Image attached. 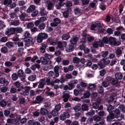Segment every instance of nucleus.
<instances>
[{
    "mask_svg": "<svg viewBox=\"0 0 125 125\" xmlns=\"http://www.w3.org/2000/svg\"><path fill=\"white\" fill-rule=\"evenodd\" d=\"M40 60L42 64L44 65L46 64L48 62L47 60L45 59L43 57H41Z\"/></svg>",
    "mask_w": 125,
    "mask_h": 125,
    "instance_id": "34",
    "label": "nucleus"
},
{
    "mask_svg": "<svg viewBox=\"0 0 125 125\" xmlns=\"http://www.w3.org/2000/svg\"><path fill=\"white\" fill-rule=\"evenodd\" d=\"M10 15L11 19H13L17 17V15L15 12H12L11 13Z\"/></svg>",
    "mask_w": 125,
    "mask_h": 125,
    "instance_id": "57",
    "label": "nucleus"
},
{
    "mask_svg": "<svg viewBox=\"0 0 125 125\" xmlns=\"http://www.w3.org/2000/svg\"><path fill=\"white\" fill-rule=\"evenodd\" d=\"M44 57L46 58L49 59H51L52 57V56L51 55L47 53L45 54Z\"/></svg>",
    "mask_w": 125,
    "mask_h": 125,
    "instance_id": "50",
    "label": "nucleus"
},
{
    "mask_svg": "<svg viewBox=\"0 0 125 125\" xmlns=\"http://www.w3.org/2000/svg\"><path fill=\"white\" fill-rule=\"evenodd\" d=\"M65 5L67 7H70L72 5V3L70 1H67L65 4Z\"/></svg>",
    "mask_w": 125,
    "mask_h": 125,
    "instance_id": "64",
    "label": "nucleus"
},
{
    "mask_svg": "<svg viewBox=\"0 0 125 125\" xmlns=\"http://www.w3.org/2000/svg\"><path fill=\"white\" fill-rule=\"evenodd\" d=\"M24 40L25 42H32L33 39L32 38L29 37L26 38H24Z\"/></svg>",
    "mask_w": 125,
    "mask_h": 125,
    "instance_id": "41",
    "label": "nucleus"
},
{
    "mask_svg": "<svg viewBox=\"0 0 125 125\" xmlns=\"http://www.w3.org/2000/svg\"><path fill=\"white\" fill-rule=\"evenodd\" d=\"M83 36L84 39L87 38L89 42L92 41L94 39V37L92 36H90L85 33H83L82 34Z\"/></svg>",
    "mask_w": 125,
    "mask_h": 125,
    "instance_id": "7",
    "label": "nucleus"
},
{
    "mask_svg": "<svg viewBox=\"0 0 125 125\" xmlns=\"http://www.w3.org/2000/svg\"><path fill=\"white\" fill-rule=\"evenodd\" d=\"M71 112L70 109H68L66 110L65 112H63V114L66 118H68L70 116L69 113Z\"/></svg>",
    "mask_w": 125,
    "mask_h": 125,
    "instance_id": "20",
    "label": "nucleus"
},
{
    "mask_svg": "<svg viewBox=\"0 0 125 125\" xmlns=\"http://www.w3.org/2000/svg\"><path fill=\"white\" fill-rule=\"evenodd\" d=\"M30 96L31 97L35 95V91L33 90H31L29 92Z\"/></svg>",
    "mask_w": 125,
    "mask_h": 125,
    "instance_id": "59",
    "label": "nucleus"
},
{
    "mask_svg": "<svg viewBox=\"0 0 125 125\" xmlns=\"http://www.w3.org/2000/svg\"><path fill=\"white\" fill-rule=\"evenodd\" d=\"M43 100V98L40 96H37L35 98V101L39 102V103H41Z\"/></svg>",
    "mask_w": 125,
    "mask_h": 125,
    "instance_id": "36",
    "label": "nucleus"
},
{
    "mask_svg": "<svg viewBox=\"0 0 125 125\" xmlns=\"http://www.w3.org/2000/svg\"><path fill=\"white\" fill-rule=\"evenodd\" d=\"M57 43L58 47L62 50H63L64 47H66L67 45V43L65 41L63 42H58Z\"/></svg>",
    "mask_w": 125,
    "mask_h": 125,
    "instance_id": "4",
    "label": "nucleus"
},
{
    "mask_svg": "<svg viewBox=\"0 0 125 125\" xmlns=\"http://www.w3.org/2000/svg\"><path fill=\"white\" fill-rule=\"evenodd\" d=\"M109 43L112 46H117L120 44L121 42L120 41H116L114 38L110 37L109 38Z\"/></svg>",
    "mask_w": 125,
    "mask_h": 125,
    "instance_id": "2",
    "label": "nucleus"
},
{
    "mask_svg": "<svg viewBox=\"0 0 125 125\" xmlns=\"http://www.w3.org/2000/svg\"><path fill=\"white\" fill-rule=\"evenodd\" d=\"M102 56L104 58H105L107 55L108 52V51H102Z\"/></svg>",
    "mask_w": 125,
    "mask_h": 125,
    "instance_id": "47",
    "label": "nucleus"
},
{
    "mask_svg": "<svg viewBox=\"0 0 125 125\" xmlns=\"http://www.w3.org/2000/svg\"><path fill=\"white\" fill-rule=\"evenodd\" d=\"M115 76L116 79H121L123 77V75L120 73H117L115 74Z\"/></svg>",
    "mask_w": 125,
    "mask_h": 125,
    "instance_id": "24",
    "label": "nucleus"
},
{
    "mask_svg": "<svg viewBox=\"0 0 125 125\" xmlns=\"http://www.w3.org/2000/svg\"><path fill=\"white\" fill-rule=\"evenodd\" d=\"M109 82L106 81H105L103 82L102 83V85L105 87H108L109 84Z\"/></svg>",
    "mask_w": 125,
    "mask_h": 125,
    "instance_id": "39",
    "label": "nucleus"
},
{
    "mask_svg": "<svg viewBox=\"0 0 125 125\" xmlns=\"http://www.w3.org/2000/svg\"><path fill=\"white\" fill-rule=\"evenodd\" d=\"M114 113L115 118L117 119H118L121 113L120 110L118 109H116L114 110Z\"/></svg>",
    "mask_w": 125,
    "mask_h": 125,
    "instance_id": "12",
    "label": "nucleus"
},
{
    "mask_svg": "<svg viewBox=\"0 0 125 125\" xmlns=\"http://www.w3.org/2000/svg\"><path fill=\"white\" fill-rule=\"evenodd\" d=\"M59 67L58 65H56L54 68V70L55 73V76L58 77L59 76Z\"/></svg>",
    "mask_w": 125,
    "mask_h": 125,
    "instance_id": "13",
    "label": "nucleus"
},
{
    "mask_svg": "<svg viewBox=\"0 0 125 125\" xmlns=\"http://www.w3.org/2000/svg\"><path fill=\"white\" fill-rule=\"evenodd\" d=\"M93 45L94 47L95 48H97L98 46L101 47L104 46V43L102 41H99L93 43Z\"/></svg>",
    "mask_w": 125,
    "mask_h": 125,
    "instance_id": "5",
    "label": "nucleus"
},
{
    "mask_svg": "<svg viewBox=\"0 0 125 125\" xmlns=\"http://www.w3.org/2000/svg\"><path fill=\"white\" fill-rule=\"evenodd\" d=\"M116 52L117 55H121L122 53V51L120 49H117L116 51Z\"/></svg>",
    "mask_w": 125,
    "mask_h": 125,
    "instance_id": "62",
    "label": "nucleus"
},
{
    "mask_svg": "<svg viewBox=\"0 0 125 125\" xmlns=\"http://www.w3.org/2000/svg\"><path fill=\"white\" fill-rule=\"evenodd\" d=\"M6 26V25L3 21L0 20V27L1 29H3Z\"/></svg>",
    "mask_w": 125,
    "mask_h": 125,
    "instance_id": "51",
    "label": "nucleus"
},
{
    "mask_svg": "<svg viewBox=\"0 0 125 125\" xmlns=\"http://www.w3.org/2000/svg\"><path fill=\"white\" fill-rule=\"evenodd\" d=\"M109 115L106 117V120L108 121H111L115 118V116L113 113H109Z\"/></svg>",
    "mask_w": 125,
    "mask_h": 125,
    "instance_id": "11",
    "label": "nucleus"
},
{
    "mask_svg": "<svg viewBox=\"0 0 125 125\" xmlns=\"http://www.w3.org/2000/svg\"><path fill=\"white\" fill-rule=\"evenodd\" d=\"M35 8V6L33 5H31L27 10V12L28 13H31L34 11Z\"/></svg>",
    "mask_w": 125,
    "mask_h": 125,
    "instance_id": "15",
    "label": "nucleus"
},
{
    "mask_svg": "<svg viewBox=\"0 0 125 125\" xmlns=\"http://www.w3.org/2000/svg\"><path fill=\"white\" fill-rule=\"evenodd\" d=\"M45 84L46 83L45 79H41L40 80L38 87L39 88H42L44 87Z\"/></svg>",
    "mask_w": 125,
    "mask_h": 125,
    "instance_id": "10",
    "label": "nucleus"
},
{
    "mask_svg": "<svg viewBox=\"0 0 125 125\" xmlns=\"http://www.w3.org/2000/svg\"><path fill=\"white\" fill-rule=\"evenodd\" d=\"M53 21L57 25L61 22V21L60 19L57 18H56L53 19Z\"/></svg>",
    "mask_w": 125,
    "mask_h": 125,
    "instance_id": "49",
    "label": "nucleus"
},
{
    "mask_svg": "<svg viewBox=\"0 0 125 125\" xmlns=\"http://www.w3.org/2000/svg\"><path fill=\"white\" fill-rule=\"evenodd\" d=\"M88 107L86 104H83L81 106L82 109L83 111H87L88 110Z\"/></svg>",
    "mask_w": 125,
    "mask_h": 125,
    "instance_id": "31",
    "label": "nucleus"
},
{
    "mask_svg": "<svg viewBox=\"0 0 125 125\" xmlns=\"http://www.w3.org/2000/svg\"><path fill=\"white\" fill-rule=\"evenodd\" d=\"M103 92L104 90L103 88L101 86H100L99 87V89L98 90V93L101 94L102 95H103Z\"/></svg>",
    "mask_w": 125,
    "mask_h": 125,
    "instance_id": "60",
    "label": "nucleus"
},
{
    "mask_svg": "<svg viewBox=\"0 0 125 125\" xmlns=\"http://www.w3.org/2000/svg\"><path fill=\"white\" fill-rule=\"evenodd\" d=\"M6 45L9 48H11L13 47L14 44L13 42H9L6 43Z\"/></svg>",
    "mask_w": 125,
    "mask_h": 125,
    "instance_id": "38",
    "label": "nucleus"
},
{
    "mask_svg": "<svg viewBox=\"0 0 125 125\" xmlns=\"http://www.w3.org/2000/svg\"><path fill=\"white\" fill-rule=\"evenodd\" d=\"M15 32L16 33H21L23 31L21 27L14 28Z\"/></svg>",
    "mask_w": 125,
    "mask_h": 125,
    "instance_id": "23",
    "label": "nucleus"
},
{
    "mask_svg": "<svg viewBox=\"0 0 125 125\" xmlns=\"http://www.w3.org/2000/svg\"><path fill=\"white\" fill-rule=\"evenodd\" d=\"M53 4L51 1H49L47 4V9L48 10H50L52 9L53 7Z\"/></svg>",
    "mask_w": 125,
    "mask_h": 125,
    "instance_id": "29",
    "label": "nucleus"
},
{
    "mask_svg": "<svg viewBox=\"0 0 125 125\" xmlns=\"http://www.w3.org/2000/svg\"><path fill=\"white\" fill-rule=\"evenodd\" d=\"M15 121L16 122H17V123H18V121H17L15 120V119H11L9 118H8L7 119V121L8 123L9 124H12Z\"/></svg>",
    "mask_w": 125,
    "mask_h": 125,
    "instance_id": "48",
    "label": "nucleus"
},
{
    "mask_svg": "<svg viewBox=\"0 0 125 125\" xmlns=\"http://www.w3.org/2000/svg\"><path fill=\"white\" fill-rule=\"evenodd\" d=\"M119 108L124 113H125V106L123 104L120 105L119 106Z\"/></svg>",
    "mask_w": 125,
    "mask_h": 125,
    "instance_id": "46",
    "label": "nucleus"
},
{
    "mask_svg": "<svg viewBox=\"0 0 125 125\" xmlns=\"http://www.w3.org/2000/svg\"><path fill=\"white\" fill-rule=\"evenodd\" d=\"M48 37V35L44 33H40L37 36V42L39 43L42 42L43 40L46 39Z\"/></svg>",
    "mask_w": 125,
    "mask_h": 125,
    "instance_id": "1",
    "label": "nucleus"
},
{
    "mask_svg": "<svg viewBox=\"0 0 125 125\" xmlns=\"http://www.w3.org/2000/svg\"><path fill=\"white\" fill-rule=\"evenodd\" d=\"M40 14L42 16H45L47 15L48 12L45 10V9L42 7L40 9Z\"/></svg>",
    "mask_w": 125,
    "mask_h": 125,
    "instance_id": "18",
    "label": "nucleus"
},
{
    "mask_svg": "<svg viewBox=\"0 0 125 125\" xmlns=\"http://www.w3.org/2000/svg\"><path fill=\"white\" fill-rule=\"evenodd\" d=\"M24 91L22 92V94L24 96H27L29 94V91L30 89V87L29 86H26L24 88Z\"/></svg>",
    "mask_w": 125,
    "mask_h": 125,
    "instance_id": "9",
    "label": "nucleus"
},
{
    "mask_svg": "<svg viewBox=\"0 0 125 125\" xmlns=\"http://www.w3.org/2000/svg\"><path fill=\"white\" fill-rule=\"evenodd\" d=\"M45 27V24L44 23H42L39 25L38 27L40 30H42L44 29Z\"/></svg>",
    "mask_w": 125,
    "mask_h": 125,
    "instance_id": "32",
    "label": "nucleus"
},
{
    "mask_svg": "<svg viewBox=\"0 0 125 125\" xmlns=\"http://www.w3.org/2000/svg\"><path fill=\"white\" fill-rule=\"evenodd\" d=\"M90 93L89 91H85L83 94V96L85 98H87L89 97L90 96Z\"/></svg>",
    "mask_w": 125,
    "mask_h": 125,
    "instance_id": "37",
    "label": "nucleus"
},
{
    "mask_svg": "<svg viewBox=\"0 0 125 125\" xmlns=\"http://www.w3.org/2000/svg\"><path fill=\"white\" fill-rule=\"evenodd\" d=\"M79 40V38L76 36L72 38L70 40V42L72 44H75Z\"/></svg>",
    "mask_w": 125,
    "mask_h": 125,
    "instance_id": "14",
    "label": "nucleus"
},
{
    "mask_svg": "<svg viewBox=\"0 0 125 125\" xmlns=\"http://www.w3.org/2000/svg\"><path fill=\"white\" fill-rule=\"evenodd\" d=\"M36 78V75H33L30 76L28 79L30 81H33L35 80Z\"/></svg>",
    "mask_w": 125,
    "mask_h": 125,
    "instance_id": "33",
    "label": "nucleus"
},
{
    "mask_svg": "<svg viewBox=\"0 0 125 125\" xmlns=\"http://www.w3.org/2000/svg\"><path fill=\"white\" fill-rule=\"evenodd\" d=\"M47 41L50 42L51 45H55L56 44V42H53V40L51 38H49L47 39Z\"/></svg>",
    "mask_w": 125,
    "mask_h": 125,
    "instance_id": "25",
    "label": "nucleus"
},
{
    "mask_svg": "<svg viewBox=\"0 0 125 125\" xmlns=\"http://www.w3.org/2000/svg\"><path fill=\"white\" fill-rule=\"evenodd\" d=\"M96 85L94 84H90L88 87V89L91 91H94L95 89Z\"/></svg>",
    "mask_w": 125,
    "mask_h": 125,
    "instance_id": "27",
    "label": "nucleus"
},
{
    "mask_svg": "<svg viewBox=\"0 0 125 125\" xmlns=\"http://www.w3.org/2000/svg\"><path fill=\"white\" fill-rule=\"evenodd\" d=\"M93 119L96 122H99L102 120L101 117L99 116L98 115H95L93 117Z\"/></svg>",
    "mask_w": 125,
    "mask_h": 125,
    "instance_id": "22",
    "label": "nucleus"
},
{
    "mask_svg": "<svg viewBox=\"0 0 125 125\" xmlns=\"http://www.w3.org/2000/svg\"><path fill=\"white\" fill-rule=\"evenodd\" d=\"M15 32L14 28H8L5 32L6 34L8 35H11Z\"/></svg>",
    "mask_w": 125,
    "mask_h": 125,
    "instance_id": "8",
    "label": "nucleus"
},
{
    "mask_svg": "<svg viewBox=\"0 0 125 125\" xmlns=\"http://www.w3.org/2000/svg\"><path fill=\"white\" fill-rule=\"evenodd\" d=\"M46 93L47 96H49L52 97H53L54 96V94L52 92L46 91Z\"/></svg>",
    "mask_w": 125,
    "mask_h": 125,
    "instance_id": "44",
    "label": "nucleus"
},
{
    "mask_svg": "<svg viewBox=\"0 0 125 125\" xmlns=\"http://www.w3.org/2000/svg\"><path fill=\"white\" fill-rule=\"evenodd\" d=\"M52 115L54 116L57 115L58 114V111L55 109H53L52 110Z\"/></svg>",
    "mask_w": 125,
    "mask_h": 125,
    "instance_id": "43",
    "label": "nucleus"
},
{
    "mask_svg": "<svg viewBox=\"0 0 125 125\" xmlns=\"http://www.w3.org/2000/svg\"><path fill=\"white\" fill-rule=\"evenodd\" d=\"M114 109V106L111 104L109 105L107 108V110L109 113H112V110Z\"/></svg>",
    "mask_w": 125,
    "mask_h": 125,
    "instance_id": "26",
    "label": "nucleus"
},
{
    "mask_svg": "<svg viewBox=\"0 0 125 125\" xmlns=\"http://www.w3.org/2000/svg\"><path fill=\"white\" fill-rule=\"evenodd\" d=\"M110 83L111 84L115 85L116 86H118L119 85L117 80H115L114 78L112 79Z\"/></svg>",
    "mask_w": 125,
    "mask_h": 125,
    "instance_id": "19",
    "label": "nucleus"
},
{
    "mask_svg": "<svg viewBox=\"0 0 125 125\" xmlns=\"http://www.w3.org/2000/svg\"><path fill=\"white\" fill-rule=\"evenodd\" d=\"M103 41H102L104 43H108L109 42V38H108L106 37H104L102 39Z\"/></svg>",
    "mask_w": 125,
    "mask_h": 125,
    "instance_id": "58",
    "label": "nucleus"
},
{
    "mask_svg": "<svg viewBox=\"0 0 125 125\" xmlns=\"http://www.w3.org/2000/svg\"><path fill=\"white\" fill-rule=\"evenodd\" d=\"M73 109L75 112H78L81 110V107L79 105H76L73 108Z\"/></svg>",
    "mask_w": 125,
    "mask_h": 125,
    "instance_id": "42",
    "label": "nucleus"
},
{
    "mask_svg": "<svg viewBox=\"0 0 125 125\" xmlns=\"http://www.w3.org/2000/svg\"><path fill=\"white\" fill-rule=\"evenodd\" d=\"M7 105L6 102L4 101H1L0 102V105L2 107H4L6 106Z\"/></svg>",
    "mask_w": 125,
    "mask_h": 125,
    "instance_id": "52",
    "label": "nucleus"
},
{
    "mask_svg": "<svg viewBox=\"0 0 125 125\" xmlns=\"http://www.w3.org/2000/svg\"><path fill=\"white\" fill-rule=\"evenodd\" d=\"M8 88L6 86H3L0 89L1 91L3 93L6 92Z\"/></svg>",
    "mask_w": 125,
    "mask_h": 125,
    "instance_id": "54",
    "label": "nucleus"
},
{
    "mask_svg": "<svg viewBox=\"0 0 125 125\" xmlns=\"http://www.w3.org/2000/svg\"><path fill=\"white\" fill-rule=\"evenodd\" d=\"M11 77L13 80L15 81L18 79V77L16 74L14 73L12 75Z\"/></svg>",
    "mask_w": 125,
    "mask_h": 125,
    "instance_id": "55",
    "label": "nucleus"
},
{
    "mask_svg": "<svg viewBox=\"0 0 125 125\" xmlns=\"http://www.w3.org/2000/svg\"><path fill=\"white\" fill-rule=\"evenodd\" d=\"M1 52L4 53H6L8 52L7 48L6 47H3L2 48L1 50Z\"/></svg>",
    "mask_w": 125,
    "mask_h": 125,
    "instance_id": "53",
    "label": "nucleus"
},
{
    "mask_svg": "<svg viewBox=\"0 0 125 125\" xmlns=\"http://www.w3.org/2000/svg\"><path fill=\"white\" fill-rule=\"evenodd\" d=\"M0 83L7 86L9 84V82L6 80L5 78L1 77L0 78Z\"/></svg>",
    "mask_w": 125,
    "mask_h": 125,
    "instance_id": "6",
    "label": "nucleus"
},
{
    "mask_svg": "<svg viewBox=\"0 0 125 125\" xmlns=\"http://www.w3.org/2000/svg\"><path fill=\"white\" fill-rule=\"evenodd\" d=\"M102 61L104 63V64L106 65H107L110 62V61L109 60H107L106 59L103 58L102 59Z\"/></svg>",
    "mask_w": 125,
    "mask_h": 125,
    "instance_id": "45",
    "label": "nucleus"
},
{
    "mask_svg": "<svg viewBox=\"0 0 125 125\" xmlns=\"http://www.w3.org/2000/svg\"><path fill=\"white\" fill-rule=\"evenodd\" d=\"M41 45L42 46L40 48V51L42 53H44L45 52V49L47 46V45L43 43L41 44Z\"/></svg>",
    "mask_w": 125,
    "mask_h": 125,
    "instance_id": "16",
    "label": "nucleus"
},
{
    "mask_svg": "<svg viewBox=\"0 0 125 125\" xmlns=\"http://www.w3.org/2000/svg\"><path fill=\"white\" fill-rule=\"evenodd\" d=\"M94 111L92 110H90L89 112L86 113V115L87 116H92L94 115Z\"/></svg>",
    "mask_w": 125,
    "mask_h": 125,
    "instance_id": "40",
    "label": "nucleus"
},
{
    "mask_svg": "<svg viewBox=\"0 0 125 125\" xmlns=\"http://www.w3.org/2000/svg\"><path fill=\"white\" fill-rule=\"evenodd\" d=\"M70 92L68 91H64L63 92L62 94L63 95L62 97L64 102H67L70 97Z\"/></svg>",
    "mask_w": 125,
    "mask_h": 125,
    "instance_id": "3",
    "label": "nucleus"
},
{
    "mask_svg": "<svg viewBox=\"0 0 125 125\" xmlns=\"http://www.w3.org/2000/svg\"><path fill=\"white\" fill-rule=\"evenodd\" d=\"M18 76L19 77H21L23 74V72L21 70H19L18 72Z\"/></svg>",
    "mask_w": 125,
    "mask_h": 125,
    "instance_id": "61",
    "label": "nucleus"
},
{
    "mask_svg": "<svg viewBox=\"0 0 125 125\" xmlns=\"http://www.w3.org/2000/svg\"><path fill=\"white\" fill-rule=\"evenodd\" d=\"M27 26L28 28L30 29H31L33 27L34 25L32 23H29L27 24Z\"/></svg>",
    "mask_w": 125,
    "mask_h": 125,
    "instance_id": "63",
    "label": "nucleus"
},
{
    "mask_svg": "<svg viewBox=\"0 0 125 125\" xmlns=\"http://www.w3.org/2000/svg\"><path fill=\"white\" fill-rule=\"evenodd\" d=\"M20 22L19 21H13L11 22L10 23L11 25H13L15 26H17L19 25Z\"/></svg>",
    "mask_w": 125,
    "mask_h": 125,
    "instance_id": "35",
    "label": "nucleus"
},
{
    "mask_svg": "<svg viewBox=\"0 0 125 125\" xmlns=\"http://www.w3.org/2000/svg\"><path fill=\"white\" fill-rule=\"evenodd\" d=\"M41 114L42 115H45L48 113V111L47 109L44 108H42L40 110Z\"/></svg>",
    "mask_w": 125,
    "mask_h": 125,
    "instance_id": "17",
    "label": "nucleus"
},
{
    "mask_svg": "<svg viewBox=\"0 0 125 125\" xmlns=\"http://www.w3.org/2000/svg\"><path fill=\"white\" fill-rule=\"evenodd\" d=\"M70 37V35L69 34H64L62 36V38L64 40H68Z\"/></svg>",
    "mask_w": 125,
    "mask_h": 125,
    "instance_id": "28",
    "label": "nucleus"
},
{
    "mask_svg": "<svg viewBox=\"0 0 125 125\" xmlns=\"http://www.w3.org/2000/svg\"><path fill=\"white\" fill-rule=\"evenodd\" d=\"M61 108V104H57L55 107V109L59 111Z\"/></svg>",
    "mask_w": 125,
    "mask_h": 125,
    "instance_id": "56",
    "label": "nucleus"
},
{
    "mask_svg": "<svg viewBox=\"0 0 125 125\" xmlns=\"http://www.w3.org/2000/svg\"><path fill=\"white\" fill-rule=\"evenodd\" d=\"M73 62L74 63H79L80 61V59L77 57H74L73 59Z\"/></svg>",
    "mask_w": 125,
    "mask_h": 125,
    "instance_id": "30",
    "label": "nucleus"
},
{
    "mask_svg": "<svg viewBox=\"0 0 125 125\" xmlns=\"http://www.w3.org/2000/svg\"><path fill=\"white\" fill-rule=\"evenodd\" d=\"M74 49V46L72 45H69L68 47H67L66 51L67 52H70L73 51Z\"/></svg>",
    "mask_w": 125,
    "mask_h": 125,
    "instance_id": "21",
    "label": "nucleus"
}]
</instances>
